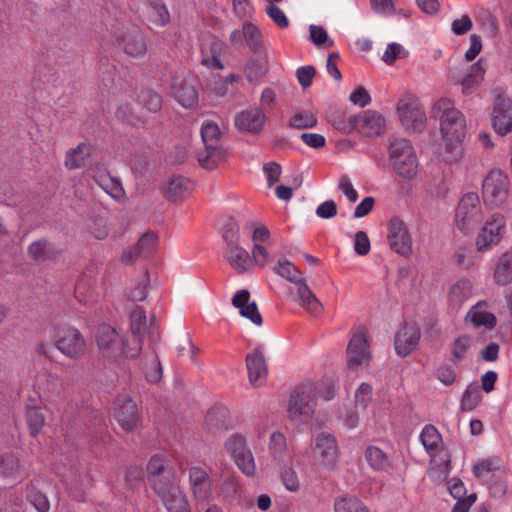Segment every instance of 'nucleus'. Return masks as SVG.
<instances>
[{
    "mask_svg": "<svg viewBox=\"0 0 512 512\" xmlns=\"http://www.w3.org/2000/svg\"><path fill=\"white\" fill-rule=\"evenodd\" d=\"M148 480L152 490L168 512H191L189 502L180 489L179 477L165 457L155 455L147 464Z\"/></svg>",
    "mask_w": 512,
    "mask_h": 512,
    "instance_id": "1",
    "label": "nucleus"
},
{
    "mask_svg": "<svg viewBox=\"0 0 512 512\" xmlns=\"http://www.w3.org/2000/svg\"><path fill=\"white\" fill-rule=\"evenodd\" d=\"M432 115L440 121L442 144L440 156L443 161L453 163L463 155L462 140L465 137L466 121L463 114L457 110L449 99L438 100Z\"/></svg>",
    "mask_w": 512,
    "mask_h": 512,
    "instance_id": "2",
    "label": "nucleus"
},
{
    "mask_svg": "<svg viewBox=\"0 0 512 512\" xmlns=\"http://www.w3.org/2000/svg\"><path fill=\"white\" fill-rule=\"evenodd\" d=\"M99 355L109 361H117L121 357H137L142 346L135 339L123 338L118 331L108 324L99 325L95 333Z\"/></svg>",
    "mask_w": 512,
    "mask_h": 512,
    "instance_id": "3",
    "label": "nucleus"
},
{
    "mask_svg": "<svg viewBox=\"0 0 512 512\" xmlns=\"http://www.w3.org/2000/svg\"><path fill=\"white\" fill-rule=\"evenodd\" d=\"M317 387L313 382L302 383L291 393L287 413L296 425L308 423L315 412Z\"/></svg>",
    "mask_w": 512,
    "mask_h": 512,
    "instance_id": "4",
    "label": "nucleus"
},
{
    "mask_svg": "<svg viewBox=\"0 0 512 512\" xmlns=\"http://www.w3.org/2000/svg\"><path fill=\"white\" fill-rule=\"evenodd\" d=\"M389 160L394 171L401 178L412 179L418 173V158L408 139L398 138L391 141Z\"/></svg>",
    "mask_w": 512,
    "mask_h": 512,
    "instance_id": "5",
    "label": "nucleus"
},
{
    "mask_svg": "<svg viewBox=\"0 0 512 512\" xmlns=\"http://www.w3.org/2000/svg\"><path fill=\"white\" fill-rule=\"evenodd\" d=\"M220 134V129L215 122L207 120L202 123L201 137L205 150L199 153L198 160L207 170L214 169L226 157V151L218 146Z\"/></svg>",
    "mask_w": 512,
    "mask_h": 512,
    "instance_id": "6",
    "label": "nucleus"
},
{
    "mask_svg": "<svg viewBox=\"0 0 512 512\" xmlns=\"http://www.w3.org/2000/svg\"><path fill=\"white\" fill-rule=\"evenodd\" d=\"M312 454L315 463L323 470L333 471L340 458L338 441L334 434L322 431L312 438Z\"/></svg>",
    "mask_w": 512,
    "mask_h": 512,
    "instance_id": "7",
    "label": "nucleus"
},
{
    "mask_svg": "<svg viewBox=\"0 0 512 512\" xmlns=\"http://www.w3.org/2000/svg\"><path fill=\"white\" fill-rule=\"evenodd\" d=\"M55 347L66 357L78 359L85 354L86 341L82 333L70 325H58L53 328Z\"/></svg>",
    "mask_w": 512,
    "mask_h": 512,
    "instance_id": "8",
    "label": "nucleus"
},
{
    "mask_svg": "<svg viewBox=\"0 0 512 512\" xmlns=\"http://www.w3.org/2000/svg\"><path fill=\"white\" fill-rule=\"evenodd\" d=\"M482 207L477 193L465 194L457 207L455 223L464 234L470 233L481 221Z\"/></svg>",
    "mask_w": 512,
    "mask_h": 512,
    "instance_id": "9",
    "label": "nucleus"
},
{
    "mask_svg": "<svg viewBox=\"0 0 512 512\" xmlns=\"http://www.w3.org/2000/svg\"><path fill=\"white\" fill-rule=\"evenodd\" d=\"M399 120L406 130L420 132L426 126V114L417 97L405 94L397 104Z\"/></svg>",
    "mask_w": 512,
    "mask_h": 512,
    "instance_id": "10",
    "label": "nucleus"
},
{
    "mask_svg": "<svg viewBox=\"0 0 512 512\" xmlns=\"http://www.w3.org/2000/svg\"><path fill=\"white\" fill-rule=\"evenodd\" d=\"M509 190V177L501 169H492L483 179V198L491 206H499L504 203L508 198Z\"/></svg>",
    "mask_w": 512,
    "mask_h": 512,
    "instance_id": "11",
    "label": "nucleus"
},
{
    "mask_svg": "<svg viewBox=\"0 0 512 512\" xmlns=\"http://www.w3.org/2000/svg\"><path fill=\"white\" fill-rule=\"evenodd\" d=\"M347 367L355 371L370 363L371 353L367 339V331L360 327L353 331L347 346Z\"/></svg>",
    "mask_w": 512,
    "mask_h": 512,
    "instance_id": "12",
    "label": "nucleus"
},
{
    "mask_svg": "<svg viewBox=\"0 0 512 512\" xmlns=\"http://www.w3.org/2000/svg\"><path fill=\"white\" fill-rule=\"evenodd\" d=\"M506 219L503 215L493 214L481 228L476 237V249L480 253H485L498 245L504 235Z\"/></svg>",
    "mask_w": 512,
    "mask_h": 512,
    "instance_id": "13",
    "label": "nucleus"
},
{
    "mask_svg": "<svg viewBox=\"0 0 512 512\" xmlns=\"http://www.w3.org/2000/svg\"><path fill=\"white\" fill-rule=\"evenodd\" d=\"M388 243L397 254L409 257L412 254V238L407 225L400 218L394 217L388 224Z\"/></svg>",
    "mask_w": 512,
    "mask_h": 512,
    "instance_id": "14",
    "label": "nucleus"
},
{
    "mask_svg": "<svg viewBox=\"0 0 512 512\" xmlns=\"http://www.w3.org/2000/svg\"><path fill=\"white\" fill-rule=\"evenodd\" d=\"M113 44L122 49L127 56L133 58L143 57L148 50L146 37L139 31L115 34Z\"/></svg>",
    "mask_w": 512,
    "mask_h": 512,
    "instance_id": "15",
    "label": "nucleus"
},
{
    "mask_svg": "<svg viewBox=\"0 0 512 512\" xmlns=\"http://www.w3.org/2000/svg\"><path fill=\"white\" fill-rule=\"evenodd\" d=\"M246 368L249 382L255 387L262 386L268 376V368L263 354V346L259 345L246 356Z\"/></svg>",
    "mask_w": 512,
    "mask_h": 512,
    "instance_id": "16",
    "label": "nucleus"
},
{
    "mask_svg": "<svg viewBox=\"0 0 512 512\" xmlns=\"http://www.w3.org/2000/svg\"><path fill=\"white\" fill-rule=\"evenodd\" d=\"M202 64L210 69H223L222 54L225 45L212 35H204L200 41Z\"/></svg>",
    "mask_w": 512,
    "mask_h": 512,
    "instance_id": "17",
    "label": "nucleus"
},
{
    "mask_svg": "<svg viewBox=\"0 0 512 512\" xmlns=\"http://www.w3.org/2000/svg\"><path fill=\"white\" fill-rule=\"evenodd\" d=\"M189 487L197 501H208L212 497V481L202 467L192 466L189 468Z\"/></svg>",
    "mask_w": 512,
    "mask_h": 512,
    "instance_id": "18",
    "label": "nucleus"
},
{
    "mask_svg": "<svg viewBox=\"0 0 512 512\" xmlns=\"http://www.w3.org/2000/svg\"><path fill=\"white\" fill-rule=\"evenodd\" d=\"M493 126L500 135H506L512 131V100L498 96L494 102Z\"/></svg>",
    "mask_w": 512,
    "mask_h": 512,
    "instance_id": "19",
    "label": "nucleus"
},
{
    "mask_svg": "<svg viewBox=\"0 0 512 512\" xmlns=\"http://www.w3.org/2000/svg\"><path fill=\"white\" fill-rule=\"evenodd\" d=\"M420 330L414 324H406L395 335V350L401 357L408 356L419 344Z\"/></svg>",
    "mask_w": 512,
    "mask_h": 512,
    "instance_id": "20",
    "label": "nucleus"
},
{
    "mask_svg": "<svg viewBox=\"0 0 512 512\" xmlns=\"http://www.w3.org/2000/svg\"><path fill=\"white\" fill-rule=\"evenodd\" d=\"M234 121L242 132L259 133L265 125L266 115L259 108H250L237 113Z\"/></svg>",
    "mask_w": 512,
    "mask_h": 512,
    "instance_id": "21",
    "label": "nucleus"
},
{
    "mask_svg": "<svg viewBox=\"0 0 512 512\" xmlns=\"http://www.w3.org/2000/svg\"><path fill=\"white\" fill-rule=\"evenodd\" d=\"M91 172L95 182L113 199L120 201L125 197L121 182L112 177L105 167L97 165Z\"/></svg>",
    "mask_w": 512,
    "mask_h": 512,
    "instance_id": "22",
    "label": "nucleus"
},
{
    "mask_svg": "<svg viewBox=\"0 0 512 512\" xmlns=\"http://www.w3.org/2000/svg\"><path fill=\"white\" fill-rule=\"evenodd\" d=\"M232 305L238 309L242 317L247 318L257 326L262 325V316L255 301H250V292L242 289L236 292L232 298Z\"/></svg>",
    "mask_w": 512,
    "mask_h": 512,
    "instance_id": "23",
    "label": "nucleus"
},
{
    "mask_svg": "<svg viewBox=\"0 0 512 512\" xmlns=\"http://www.w3.org/2000/svg\"><path fill=\"white\" fill-rule=\"evenodd\" d=\"M419 439L431 461L436 462L437 457L444 450V442L439 430L432 424L425 425L421 430Z\"/></svg>",
    "mask_w": 512,
    "mask_h": 512,
    "instance_id": "24",
    "label": "nucleus"
},
{
    "mask_svg": "<svg viewBox=\"0 0 512 512\" xmlns=\"http://www.w3.org/2000/svg\"><path fill=\"white\" fill-rule=\"evenodd\" d=\"M114 417L125 431H132L139 421L138 408L134 401L125 399L117 402Z\"/></svg>",
    "mask_w": 512,
    "mask_h": 512,
    "instance_id": "25",
    "label": "nucleus"
},
{
    "mask_svg": "<svg viewBox=\"0 0 512 512\" xmlns=\"http://www.w3.org/2000/svg\"><path fill=\"white\" fill-rule=\"evenodd\" d=\"M191 181L183 176H172L164 185L162 192L166 199L173 202L183 201L192 191Z\"/></svg>",
    "mask_w": 512,
    "mask_h": 512,
    "instance_id": "26",
    "label": "nucleus"
},
{
    "mask_svg": "<svg viewBox=\"0 0 512 512\" xmlns=\"http://www.w3.org/2000/svg\"><path fill=\"white\" fill-rule=\"evenodd\" d=\"M225 259L239 274L248 273L253 269L252 256L240 245L226 248Z\"/></svg>",
    "mask_w": 512,
    "mask_h": 512,
    "instance_id": "27",
    "label": "nucleus"
},
{
    "mask_svg": "<svg viewBox=\"0 0 512 512\" xmlns=\"http://www.w3.org/2000/svg\"><path fill=\"white\" fill-rule=\"evenodd\" d=\"M364 457L373 471L390 473L393 470L390 457L377 446H368L365 450Z\"/></svg>",
    "mask_w": 512,
    "mask_h": 512,
    "instance_id": "28",
    "label": "nucleus"
},
{
    "mask_svg": "<svg viewBox=\"0 0 512 512\" xmlns=\"http://www.w3.org/2000/svg\"><path fill=\"white\" fill-rule=\"evenodd\" d=\"M488 303L479 301L469 310L466 319L475 327L493 329L496 326V317L487 311Z\"/></svg>",
    "mask_w": 512,
    "mask_h": 512,
    "instance_id": "29",
    "label": "nucleus"
},
{
    "mask_svg": "<svg viewBox=\"0 0 512 512\" xmlns=\"http://www.w3.org/2000/svg\"><path fill=\"white\" fill-rule=\"evenodd\" d=\"M172 94L184 108H192L198 102L196 89L185 80L178 78L174 80L172 84Z\"/></svg>",
    "mask_w": 512,
    "mask_h": 512,
    "instance_id": "30",
    "label": "nucleus"
},
{
    "mask_svg": "<svg viewBox=\"0 0 512 512\" xmlns=\"http://www.w3.org/2000/svg\"><path fill=\"white\" fill-rule=\"evenodd\" d=\"M361 132L367 136H379L384 132V117L373 111L365 112L360 118Z\"/></svg>",
    "mask_w": 512,
    "mask_h": 512,
    "instance_id": "31",
    "label": "nucleus"
},
{
    "mask_svg": "<svg viewBox=\"0 0 512 512\" xmlns=\"http://www.w3.org/2000/svg\"><path fill=\"white\" fill-rule=\"evenodd\" d=\"M299 305L312 315H319L323 311V305L311 291L306 282L297 287Z\"/></svg>",
    "mask_w": 512,
    "mask_h": 512,
    "instance_id": "32",
    "label": "nucleus"
},
{
    "mask_svg": "<svg viewBox=\"0 0 512 512\" xmlns=\"http://www.w3.org/2000/svg\"><path fill=\"white\" fill-rule=\"evenodd\" d=\"M486 61L481 58L470 68V72L461 80L460 84L464 94L471 93L484 79Z\"/></svg>",
    "mask_w": 512,
    "mask_h": 512,
    "instance_id": "33",
    "label": "nucleus"
},
{
    "mask_svg": "<svg viewBox=\"0 0 512 512\" xmlns=\"http://www.w3.org/2000/svg\"><path fill=\"white\" fill-rule=\"evenodd\" d=\"M99 296L98 286L94 280L86 276L80 278L75 285V297L83 304L94 303Z\"/></svg>",
    "mask_w": 512,
    "mask_h": 512,
    "instance_id": "34",
    "label": "nucleus"
},
{
    "mask_svg": "<svg viewBox=\"0 0 512 512\" xmlns=\"http://www.w3.org/2000/svg\"><path fill=\"white\" fill-rule=\"evenodd\" d=\"M91 154V146L87 143H80L70 149L65 156V166L68 169H79L85 166L86 160Z\"/></svg>",
    "mask_w": 512,
    "mask_h": 512,
    "instance_id": "35",
    "label": "nucleus"
},
{
    "mask_svg": "<svg viewBox=\"0 0 512 512\" xmlns=\"http://www.w3.org/2000/svg\"><path fill=\"white\" fill-rule=\"evenodd\" d=\"M494 281L501 286L512 282V253H504L499 257L494 270Z\"/></svg>",
    "mask_w": 512,
    "mask_h": 512,
    "instance_id": "36",
    "label": "nucleus"
},
{
    "mask_svg": "<svg viewBox=\"0 0 512 512\" xmlns=\"http://www.w3.org/2000/svg\"><path fill=\"white\" fill-rule=\"evenodd\" d=\"M28 253L36 261L54 258L59 250L49 241L41 239L34 241L28 247Z\"/></svg>",
    "mask_w": 512,
    "mask_h": 512,
    "instance_id": "37",
    "label": "nucleus"
},
{
    "mask_svg": "<svg viewBox=\"0 0 512 512\" xmlns=\"http://www.w3.org/2000/svg\"><path fill=\"white\" fill-rule=\"evenodd\" d=\"M472 296V283L461 279L453 284L449 290V301L454 306H460Z\"/></svg>",
    "mask_w": 512,
    "mask_h": 512,
    "instance_id": "38",
    "label": "nucleus"
},
{
    "mask_svg": "<svg viewBox=\"0 0 512 512\" xmlns=\"http://www.w3.org/2000/svg\"><path fill=\"white\" fill-rule=\"evenodd\" d=\"M269 452L278 463L285 462L287 458V441L283 433L275 431L270 436Z\"/></svg>",
    "mask_w": 512,
    "mask_h": 512,
    "instance_id": "39",
    "label": "nucleus"
},
{
    "mask_svg": "<svg viewBox=\"0 0 512 512\" xmlns=\"http://www.w3.org/2000/svg\"><path fill=\"white\" fill-rule=\"evenodd\" d=\"M477 253L479 252L470 246H461L455 252V261L459 267L471 269L481 263V258Z\"/></svg>",
    "mask_w": 512,
    "mask_h": 512,
    "instance_id": "40",
    "label": "nucleus"
},
{
    "mask_svg": "<svg viewBox=\"0 0 512 512\" xmlns=\"http://www.w3.org/2000/svg\"><path fill=\"white\" fill-rule=\"evenodd\" d=\"M335 512H369L363 502L353 495H342L335 499Z\"/></svg>",
    "mask_w": 512,
    "mask_h": 512,
    "instance_id": "41",
    "label": "nucleus"
},
{
    "mask_svg": "<svg viewBox=\"0 0 512 512\" xmlns=\"http://www.w3.org/2000/svg\"><path fill=\"white\" fill-rule=\"evenodd\" d=\"M274 270L279 276L287 279L297 287L306 282L303 273L290 261L279 262Z\"/></svg>",
    "mask_w": 512,
    "mask_h": 512,
    "instance_id": "42",
    "label": "nucleus"
},
{
    "mask_svg": "<svg viewBox=\"0 0 512 512\" xmlns=\"http://www.w3.org/2000/svg\"><path fill=\"white\" fill-rule=\"evenodd\" d=\"M131 323H130V330L131 335L128 337V339H137L140 342V345L142 346V335L146 328V313L141 308H136L131 313Z\"/></svg>",
    "mask_w": 512,
    "mask_h": 512,
    "instance_id": "43",
    "label": "nucleus"
},
{
    "mask_svg": "<svg viewBox=\"0 0 512 512\" xmlns=\"http://www.w3.org/2000/svg\"><path fill=\"white\" fill-rule=\"evenodd\" d=\"M243 36L248 47L253 52H258L262 47V33L260 29L249 21L243 23Z\"/></svg>",
    "mask_w": 512,
    "mask_h": 512,
    "instance_id": "44",
    "label": "nucleus"
},
{
    "mask_svg": "<svg viewBox=\"0 0 512 512\" xmlns=\"http://www.w3.org/2000/svg\"><path fill=\"white\" fill-rule=\"evenodd\" d=\"M136 247L143 259L152 256L158 248V236L154 232L144 233L136 243Z\"/></svg>",
    "mask_w": 512,
    "mask_h": 512,
    "instance_id": "45",
    "label": "nucleus"
},
{
    "mask_svg": "<svg viewBox=\"0 0 512 512\" xmlns=\"http://www.w3.org/2000/svg\"><path fill=\"white\" fill-rule=\"evenodd\" d=\"M27 424L31 435L36 436L45 424V417L40 407L28 406L26 410Z\"/></svg>",
    "mask_w": 512,
    "mask_h": 512,
    "instance_id": "46",
    "label": "nucleus"
},
{
    "mask_svg": "<svg viewBox=\"0 0 512 512\" xmlns=\"http://www.w3.org/2000/svg\"><path fill=\"white\" fill-rule=\"evenodd\" d=\"M318 119L312 111H299L289 120V126L295 129H308L317 125Z\"/></svg>",
    "mask_w": 512,
    "mask_h": 512,
    "instance_id": "47",
    "label": "nucleus"
},
{
    "mask_svg": "<svg viewBox=\"0 0 512 512\" xmlns=\"http://www.w3.org/2000/svg\"><path fill=\"white\" fill-rule=\"evenodd\" d=\"M144 372L150 383H157L161 380L162 367L158 356L154 352L146 356Z\"/></svg>",
    "mask_w": 512,
    "mask_h": 512,
    "instance_id": "48",
    "label": "nucleus"
},
{
    "mask_svg": "<svg viewBox=\"0 0 512 512\" xmlns=\"http://www.w3.org/2000/svg\"><path fill=\"white\" fill-rule=\"evenodd\" d=\"M149 19L156 26L164 27L170 21V13L164 4L154 2L149 5Z\"/></svg>",
    "mask_w": 512,
    "mask_h": 512,
    "instance_id": "49",
    "label": "nucleus"
},
{
    "mask_svg": "<svg viewBox=\"0 0 512 512\" xmlns=\"http://www.w3.org/2000/svg\"><path fill=\"white\" fill-rule=\"evenodd\" d=\"M481 394L477 385H469L461 399L460 407L463 411L473 410L479 403Z\"/></svg>",
    "mask_w": 512,
    "mask_h": 512,
    "instance_id": "50",
    "label": "nucleus"
},
{
    "mask_svg": "<svg viewBox=\"0 0 512 512\" xmlns=\"http://www.w3.org/2000/svg\"><path fill=\"white\" fill-rule=\"evenodd\" d=\"M222 237L226 243V248L239 245L240 242V231L238 224L233 220L229 219L222 229Z\"/></svg>",
    "mask_w": 512,
    "mask_h": 512,
    "instance_id": "51",
    "label": "nucleus"
},
{
    "mask_svg": "<svg viewBox=\"0 0 512 512\" xmlns=\"http://www.w3.org/2000/svg\"><path fill=\"white\" fill-rule=\"evenodd\" d=\"M373 389L368 383H361L355 391V407L365 411L372 401Z\"/></svg>",
    "mask_w": 512,
    "mask_h": 512,
    "instance_id": "52",
    "label": "nucleus"
},
{
    "mask_svg": "<svg viewBox=\"0 0 512 512\" xmlns=\"http://www.w3.org/2000/svg\"><path fill=\"white\" fill-rule=\"evenodd\" d=\"M238 468L247 476L255 473L256 466L253 454L250 449L233 458Z\"/></svg>",
    "mask_w": 512,
    "mask_h": 512,
    "instance_id": "53",
    "label": "nucleus"
},
{
    "mask_svg": "<svg viewBox=\"0 0 512 512\" xmlns=\"http://www.w3.org/2000/svg\"><path fill=\"white\" fill-rule=\"evenodd\" d=\"M472 345V338L467 335L458 337L452 347V356L455 363L461 361Z\"/></svg>",
    "mask_w": 512,
    "mask_h": 512,
    "instance_id": "54",
    "label": "nucleus"
},
{
    "mask_svg": "<svg viewBox=\"0 0 512 512\" xmlns=\"http://www.w3.org/2000/svg\"><path fill=\"white\" fill-rule=\"evenodd\" d=\"M139 102L150 112H157L162 107L160 95L152 91H143L139 95Z\"/></svg>",
    "mask_w": 512,
    "mask_h": 512,
    "instance_id": "55",
    "label": "nucleus"
},
{
    "mask_svg": "<svg viewBox=\"0 0 512 512\" xmlns=\"http://www.w3.org/2000/svg\"><path fill=\"white\" fill-rule=\"evenodd\" d=\"M225 448L233 458L249 449L246 446L245 438L239 434L231 435L225 443Z\"/></svg>",
    "mask_w": 512,
    "mask_h": 512,
    "instance_id": "56",
    "label": "nucleus"
},
{
    "mask_svg": "<svg viewBox=\"0 0 512 512\" xmlns=\"http://www.w3.org/2000/svg\"><path fill=\"white\" fill-rule=\"evenodd\" d=\"M265 12L280 29H285L289 26V19L285 12L275 4H268Z\"/></svg>",
    "mask_w": 512,
    "mask_h": 512,
    "instance_id": "57",
    "label": "nucleus"
},
{
    "mask_svg": "<svg viewBox=\"0 0 512 512\" xmlns=\"http://www.w3.org/2000/svg\"><path fill=\"white\" fill-rule=\"evenodd\" d=\"M310 40L316 45H326L327 47H331L334 44V41L328 36L326 30L317 25H310Z\"/></svg>",
    "mask_w": 512,
    "mask_h": 512,
    "instance_id": "58",
    "label": "nucleus"
},
{
    "mask_svg": "<svg viewBox=\"0 0 512 512\" xmlns=\"http://www.w3.org/2000/svg\"><path fill=\"white\" fill-rule=\"evenodd\" d=\"M19 468V459L13 454H5L0 460V471L6 476L16 475Z\"/></svg>",
    "mask_w": 512,
    "mask_h": 512,
    "instance_id": "59",
    "label": "nucleus"
},
{
    "mask_svg": "<svg viewBox=\"0 0 512 512\" xmlns=\"http://www.w3.org/2000/svg\"><path fill=\"white\" fill-rule=\"evenodd\" d=\"M220 491L224 498H234L239 492V484L237 478L232 475L225 477L220 485Z\"/></svg>",
    "mask_w": 512,
    "mask_h": 512,
    "instance_id": "60",
    "label": "nucleus"
},
{
    "mask_svg": "<svg viewBox=\"0 0 512 512\" xmlns=\"http://www.w3.org/2000/svg\"><path fill=\"white\" fill-rule=\"evenodd\" d=\"M144 479V472L138 466H131L125 474V481L130 489H136Z\"/></svg>",
    "mask_w": 512,
    "mask_h": 512,
    "instance_id": "61",
    "label": "nucleus"
},
{
    "mask_svg": "<svg viewBox=\"0 0 512 512\" xmlns=\"http://www.w3.org/2000/svg\"><path fill=\"white\" fill-rule=\"evenodd\" d=\"M252 260L253 265H258L259 267H265L269 264L271 257L268 250L262 245H253L252 248Z\"/></svg>",
    "mask_w": 512,
    "mask_h": 512,
    "instance_id": "62",
    "label": "nucleus"
},
{
    "mask_svg": "<svg viewBox=\"0 0 512 512\" xmlns=\"http://www.w3.org/2000/svg\"><path fill=\"white\" fill-rule=\"evenodd\" d=\"M472 27V19L467 14H464L460 18L453 20L451 23V30L455 35H464L469 32Z\"/></svg>",
    "mask_w": 512,
    "mask_h": 512,
    "instance_id": "63",
    "label": "nucleus"
},
{
    "mask_svg": "<svg viewBox=\"0 0 512 512\" xmlns=\"http://www.w3.org/2000/svg\"><path fill=\"white\" fill-rule=\"evenodd\" d=\"M28 498L38 512L49 511L50 503L46 495H44L43 493L39 491H34L28 495Z\"/></svg>",
    "mask_w": 512,
    "mask_h": 512,
    "instance_id": "64",
    "label": "nucleus"
}]
</instances>
